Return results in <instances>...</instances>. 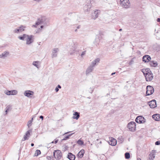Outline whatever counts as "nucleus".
<instances>
[{"instance_id": "nucleus-53", "label": "nucleus", "mask_w": 160, "mask_h": 160, "mask_svg": "<svg viewBox=\"0 0 160 160\" xmlns=\"http://www.w3.org/2000/svg\"><path fill=\"white\" fill-rule=\"evenodd\" d=\"M8 111V109H7L6 110V113H7Z\"/></svg>"}, {"instance_id": "nucleus-3", "label": "nucleus", "mask_w": 160, "mask_h": 160, "mask_svg": "<svg viewBox=\"0 0 160 160\" xmlns=\"http://www.w3.org/2000/svg\"><path fill=\"white\" fill-rule=\"evenodd\" d=\"M53 154L54 158L57 160H60L62 156L61 152L59 150H55Z\"/></svg>"}, {"instance_id": "nucleus-27", "label": "nucleus", "mask_w": 160, "mask_h": 160, "mask_svg": "<svg viewBox=\"0 0 160 160\" xmlns=\"http://www.w3.org/2000/svg\"><path fill=\"white\" fill-rule=\"evenodd\" d=\"M28 35L23 34L22 35L19 36L18 37V38L21 40H24L25 38H27Z\"/></svg>"}, {"instance_id": "nucleus-42", "label": "nucleus", "mask_w": 160, "mask_h": 160, "mask_svg": "<svg viewBox=\"0 0 160 160\" xmlns=\"http://www.w3.org/2000/svg\"><path fill=\"white\" fill-rule=\"evenodd\" d=\"M55 90L56 92H58L59 91V89L58 87H56L55 88Z\"/></svg>"}, {"instance_id": "nucleus-17", "label": "nucleus", "mask_w": 160, "mask_h": 160, "mask_svg": "<svg viewBox=\"0 0 160 160\" xmlns=\"http://www.w3.org/2000/svg\"><path fill=\"white\" fill-rule=\"evenodd\" d=\"M32 132V130H29L26 132L25 135L24 136L23 141L28 139L30 135V132Z\"/></svg>"}, {"instance_id": "nucleus-61", "label": "nucleus", "mask_w": 160, "mask_h": 160, "mask_svg": "<svg viewBox=\"0 0 160 160\" xmlns=\"http://www.w3.org/2000/svg\"><path fill=\"white\" fill-rule=\"evenodd\" d=\"M33 117L32 118V120H32V122L33 120Z\"/></svg>"}, {"instance_id": "nucleus-59", "label": "nucleus", "mask_w": 160, "mask_h": 160, "mask_svg": "<svg viewBox=\"0 0 160 160\" xmlns=\"http://www.w3.org/2000/svg\"><path fill=\"white\" fill-rule=\"evenodd\" d=\"M137 160H141V159L140 158H138Z\"/></svg>"}, {"instance_id": "nucleus-50", "label": "nucleus", "mask_w": 160, "mask_h": 160, "mask_svg": "<svg viewBox=\"0 0 160 160\" xmlns=\"http://www.w3.org/2000/svg\"><path fill=\"white\" fill-rule=\"evenodd\" d=\"M58 140H56L54 142L55 143H56L58 142Z\"/></svg>"}, {"instance_id": "nucleus-58", "label": "nucleus", "mask_w": 160, "mask_h": 160, "mask_svg": "<svg viewBox=\"0 0 160 160\" xmlns=\"http://www.w3.org/2000/svg\"><path fill=\"white\" fill-rule=\"evenodd\" d=\"M72 14V13H68V15H71V14Z\"/></svg>"}, {"instance_id": "nucleus-60", "label": "nucleus", "mask_w": 160, "mask_h": 160, "mask_svg": "<svg viewBox=\"0 0 160 160\" xmlns=\"http://www.w3.org/2000/svg\"><path fill=\"white\" fill-rule=\"evenodd\" d=\"M77 29H76L75 30V32H77Z\"/></svg>"}, {"instance_id": "nucleus-32", "label": "nucleus", "mask_w": 160, "mask_h": 160, "mask_svg": "<svg viewBox=\"0 0 160 160\" xmlns=\"http://www.w3.org/2000/svg\"><path fill=\"white\" fill-rule=\"evenodd\" d=\"M41 153V151L40 150H37L36 151L35 153V156H38Z\"/></svg>"}, {"instance_id": "nucleus-18", "label": "nucleus", "mask_w": 160, "mask_h": 160, "mask_svg": "<svg viewBox=\"0 0 160 160\" xmlns=\"http://www.w3.org/2000/svg\"><path fill=\"white\" fill-rule=\"evenodd\" d=\"M67 158L70 160H75V156L71 152L68 153Z\"/></svg>"}, {"instance_id": "nucleus-22", "label": "nucleus", "mask_w": 160, "mask_h": 160, "mask_svg": "<svg viewBox=\"0 0 160 160\" xmlns=\"http://www.w3.org/2000/svg\"><path fill=\"white\" fill-rule=\"evenodd\" d=\"M99 12V11L98 10H97L95 11L92 14V18L95 19H96L98 16V13Z\"/></svg>"}, {"instance_id": "nucleus-10", "label": "nucleus", "mask_w": 160, "mask_h": 160, "mask_svg": "<svg viewBox=\"0 0 160 160\" xmlns=\"http://www.w3.org/2000/svg\"><path fill=\"white\" fill-rule=\"evenodd\" d=\"M91 7V4L90 2L88 3L84 7L83 9L84 12H88Z\"/></svg>"}, {"instance_id": "nucleus-34", "label": "nucleus", "mask_w": 160, "mask_h": 160, "mask_svg": "<svg viewBox=\"0 0 160 160\" xmlns=\"http://www.w3.org/2000/svg\"><path fill=\"white\" fill-rule=\"evenodd\" d=\"M38 61H34L33 62L32 64L37 68H38Z\"/></svg>"}, {"instance_id": "nucleus-28", "label": "nucleus", "mask_w": 160, "mask_h": 160, "mask_svg": "<svg viewBox=\"0 0 160 160\" xmlns=\"http://www.w3.org/2000/svg\"><path fill=\"white\" fill-rule=\"evenodd\" d=\"M18 28L21 32L24 31L25 30L26 27L25 26L22 25L19 27H18Z\"/></svg>"}, {"instance_id": "nucleus-31", "label": "nucleus", "mask_w": 160, "mask_h": 160, "mask_svg": "<svg viewBox=\"0 0 160 160\" xmlns=\"http://www.w3.org/2000/svg\"><path fill=\"white\" fill-rule=\"evenodd\" d=\"M13 32L14 33H18L20 32H20V31L19 30V29L18 28V27L17 28L14 29L13 30Z\"/></svg>"}, {"instance_id": "nucleus-19", "label": "nucleus", "mask_w": 160, "mask_h": 160, "mask_svg": "<svg viewBox=\"0 0 160 160\" xmlns=\"http://www.w3.org/2000/svg\"><path fill=\"white\" fill-rule=\"evenodd\" d=\"M142 71L144 75H146V74L150 73L151 72H152L151 70L149 68L142 69Z\"/></svg>"}, {"instance_id": "nucleus-25", "label": "nucleus", "mask_w": 160, "mask_h": 160, "mask_svg": "<svg viewBox=\"0 0 160 160\" xmlns=\"http://www.w3.org/2000/svg\"><path fill=\"white\" fill-rule=\"evenodd\" d=\"M84 149H82L78 154L77 156L79 158H82L84 154Z\"/></svg>"}, {"instance_id": "nucleus-44", "label": "nucleus", "mask_w": 160, "mask_h": 160, "mask_svg": "<svg viewBox=\"0 0 160 160\" xmlns=\"http://www.w3.org/2000/svg\"><path fill=\"white\" fill-rule=\"evenodd\" d=\"M57 87H58V88L60 89L61 88V87L60 85H58Z\"/></svg>"}, {"instance_id": "nucleus-55", "label": "nucleus", "mask_w": 160, "mask_h": 160, "mask_svg": "<svg viewBox=\"0 0 160 160\" xmlns=\"http://www.w3.org/2000/svg\"><path fill=\"white\" fill-rule=\"evenodd\" d=\"M116 72H113L112 73V74H111V75H113L114 74H115Z\"/></svg>"}, {"instance_id": "nucleus-63", "label": "nucleus", "mask_w": 160, "mask_h": 160, "mask_svg": "<svg viewBox=\"0 0 160 160\" xmlns=\"http://www.w3.org/2000/svg\"><path fill=\"white\" fill-rule=\"evenodd\" d=\"M53 142H54L53 141H52V142H51V143H53Z\"/></svg>"}, {"instance_id": "nucleus-56", "label": "nucleus", "mask_w": 160, "mask_h": 160, "mask_svg": "<svg viewBox=\"0 0 160 160\" xmlns=\"http://www.w3.org/2000/svg\"><path fill=\"white\" fill-rule=\"evenodd\" d=\"M41 28H43V25H41L40 27Z\"/></svg>"}, {"instance_id": "nucleus-48", "label": "nucleus", "mask_w": 160, "mask_h": 160, "mask_svg": "<svg viewBox=\"0 0 160 160\" xmlns=\"http://www.w3.org/2000/svg\"><path fill=\"white\" fill-rule=\"evenodd\" d=\"M93 91V88H91V92H90L91 93H92Z\"/></svg>"}, {"instance_id": "nucleus-26", "label": "nucleus", "mask_w": 160, "mask_h": 160, "mask_svg": "<svg viewBox=\"0 0 160 160\" xmlns=\"http://www.w3.org/2000/svg\"><path fill=\"white\" fill-rule=\"evenodd\" d=\"M78 47V45L77 44H74V46H73L72 49H73V51L71 52H70V53L71 55L73 54L76 51V49Z\"/></svg>"}, {"instance_id": "nucleus-54", "label": "nucleus", "mask_w": 160, "mask_h": 160, "mask_svg": "<svg viewBox=\"0 0 160 160\" xmlns=\"http://www.w3.org/2000/svg\"><path fill=\"white\" fill-rule=\"evenodd\" d=\"M34 143H32L31 144V146L33 147V146H34Z\"/></svg>"}, {"instance_id": "nucleus-46", "label": "nucleus", "mask_w": 160, "mask_h": 160, "mask_svg": "<svg viewBox=\"0 0 160 160\" xmlns=\"http://www.w3.org/2000/svg\"><path fill=\"white\" fill-rule=\"evenodd\" d=\"M157 21L160 22V18H158L157 19Z\"/></svg>"}, {"instance_id": "nucleus-57", "label": "nucleus", "mask_w": 160, "mask_h": 160, "mask_svg": "<svg viewBox=\"0 0 160 160\" xmlns=\"http://www.w3.org/2000/svg\"><path fill=\"white\" fill-rule=\"evenodd\" d=\"M122 30V29H121V28L120 29H119V31H121Z\"/></svg>"}, {"instance_id": "nucleus-37", "label": "nucleus", "mask_w": 160, "mask_h": 160, "mask_svg": "<svg viewBox=\"0 0 160 160\" xmlns=\"http://www.w3.org/2000/svg\"><path fill=\"white\" fill-rule=\"evenodd\" d=\"M96 63L95 62H94V61H93L92 62V64L90 66H92V67L94 68L95 66L96 65Z\"/></svg>"}, {"instance_id": "nucleus-15", "label": "nucleus", "mask_w": 160, "mask_h": 160, "mask_svg": "<svg viewBox=\"0 0 160 160\" xmlns=\"http://www.w3.org/2000/svg\"><path fill=\"white\" fill-rule=\"evenodd\" d=\"M9 55V52L8 51H5L3 52L0 55V58L5 59Z\"/></svg>"}, {"instance_id": "nucleus-13", "label": "nucleus", "mask_w": 160, "mask_h": 160, "mask_svg": "<svg viewBox=\"0 0 160 160\" xmlns=\"http://www.w3.org/2000/svg\"><path fill=\"white\" fill-rule=\"evenodd\" d=\"M5 93L7 95H15L17 93V92L15 90L11 91L7 90L5 91Z\"/></svg>"}, {"instance_id": "nucleus-62", "label": "nucleus", "mask_w": 160, "mask_h": 160, "mask_svg": "<svg viewBox=\"0 0 160 160\" xmlns=\"http://www.w3.org/2000/svg\"><path fill=\"white\" fill-rule=\"evenodd\" d=\"M67 148V146H66V147H65V149H66V148Z\"/></svg>"}, {"instance_id": "nucleus-21", "label": "nucleus", "mask_w": 160, "mask_h": 160, "mask_svg": "<svg viewBox=\"0 0 160 160\" xmlns=\"http://www.w3.org/2000/svg\"><path fill=\"white\" fill-rule=\"evenodd\" d=\"M150 65L152 67H156L158 65L157 62L154 61H150L149 62Z\"/></svg>"}, {"instance_id": "nucleus-5", "label": "nucleus", "mask_w": 160, "mask_h": 160, "mask_svg": "<svg viewBox=\"0 0 160 160\" xmlns=\"http://www.w3.org/2000/svg\"><path fill=\"white\" fill-rule=\"evenodd\" d=\"M146 90V94L147 96L151 95L154 92V88L150 85H148L147 86Z\"/></svg>"}, {"instance_id": "nucleus-2", "label": "nucleus", "mask_w": 160, "mask_h": 160, "mask_svg": "<svg viewBox=\"0 0 160 160\" xmlns=\"http://www.w3.org/2000/svg\"><path fill=\"white\" fill-rule=\"evenodd\" d=\"M120 4L122 7L125 8H128L130 6L129 0H120Z\"/></svg>"}, {"instance_id": "nucleus-6", "label": "nucleus", "mask_w": 160, "mask_h": 160, "mask_svg": "<svg viewBox=\"0 0 160 160\" xmlns=\"http://www.w3.org/2000/svg\"><path fill=\"white\" fill-rule=\"evenodd\" d=\"M146 119L142 116H139L135 119V121L138 123H143L146 122Z\"/></svg>"}, {"instance_id": "nucleus-39", "label": "nucleus", "mask_w": 160, "mask_h": 160, "mask_svg": "<svg viewBox=\"0 0 160 160\" xmlns=\"http://www.w3.org/2000/svg\"><path fill=\"white\" fill-rule=\"evenodd\" d=\"M95 62L96 63L97 62H99L100 61V59L99 58H97L94 61H93Z\"/></svg>"}, {"instance_id": "nucleus-24", "label": "nucleus", "mask_w": 160, "mask_h": 160, "mask_svg": "<svg viewBox=\"0 0 160 160\" xmlns=\"http://www.w3.org/2000/svg\"><path fill=\"white\" fill-rule=\"evenodd\" d=\"M80 117V113L77 112H74L73 114V116L72 118L73 119H75L76 120H78Z\"/></svg>"}, {"instance_id": "nucleus-7", "label": "nucleus", "mask_w": 160, "mask_h": 160, "mask_svg": "<svg viewBox=\"0 0 160 160\" xmlns=\"http://www.w3.org/2000/svg\"><path fill=\"white\" fill-rule=\"evenodd\" d=\"M26 43L27 45H30L34 41V36L32 35H28Z\"/></svg>"}, {"instance_id": "nucleus-43", "label": "nucleus", "mask_w": 160, "mask_h": 160, "mask_svg": "<svg viewBox=\"0 0 160 160\" xmlns=\"http://www.w3.org/2000/svg\"><path fill=\"white\" fill-rule=\"evenodd\" d=\"M10 107L9 106H8L7 107H6V109H8V111H9L10 109Z\"/></svg>"}, {"instance_id": "nucleus-14", "label": "nucleus", "mask_w": 160, "mask_h": 160, "mask_svg": "<svg viewBox=\"0 0 160 160\" xmlns=\"http://www.w3.org/2000/svg\"><path fill=\"white\" fill-rule=\"evenodd\" d=\"M151 59L150 56L148 55H145L143 57L142 61L145 62H148Z\"/></svg>"}, {"instance_id": "nucleus-35", "label": "nucleus", "mask_w": 160, "mask_h": 160, "mask_svg": "<svg viewBox=\"0 0 160 160\" xmlns=\"http://www.w3.org/2000/svg\"><path fill=\"white\" fill-rule=\"evenodd\" d=\"M149 157L154 159L155 157V155L153 153H151L149 154Z\"/></svg>"}, {"instance_id": "nucleus-47", "label": "nucleus", "mask_w": 160, "mask_h": 160, "mask_svg": "<svg viewBox=\"0 0 160 160\" xmlns=\"http://www.w3.org/2000/svg\"><path fill=\"white\" fill-rule=\"evenodd\" d=\"M34 1H36V2H39L40 1H41L42 0H33Z\"/></svg>"}, {"instance_id": "nucleus-20", "label": "nucleus", "mask_w": 160, "mask_h": 160, "mask_svg": "<svg viewBox=\"0 0 160 160\" xmlns=\"http://www.w3.org/2000/svg\"><path fill=\"white\" fill-rule=\"evenodd\" d=\"M152 118L155 121H159L160 120V115L158 114H154L152 116Z\"/></svg>"}, {"instance_id": "nucleus-41", "label": "nucleus", "mask_w": 160, "mask_h": 160, "mask_svg": "<svg viewBox=\"0 0 160 160\" xmlns=\"http://www.w3.org/2000/svg\"><path fill=\"white\" fill-rule=\"evenodd\" d=\"M155 144L156 145H160V142L159 141H156L155 142Z\"/></svg>"}, {"instance_id": "nucleus-36", "label": "nucleus", "mask_w": 160, "mask_h": 160, "mask_svg": "<svg viewBox=\"0 0 160 160\" xmlns=\"http://www.w3.org/2000/svg\"><path fill=\"white\" fill-rule=\"evenodd\" d=\"M32 120H29L28 122V127L29 128L30 126H31V123H32Z\"/></svg>"}, {"instance_id": "nucleus-12", "label": "nucleus", "mask_w": 160, "mask_h": 160, "mask_svg": "<svg viewBox=\"0 0 160 160\" xmlns=\"http://www.w3.org/2000/svg\"><path fill=\"white\" fill-rule=\"evenodd\" d=\"M59 49L58 48H54L52 49V58L56 57H57L58 52L59 51Z\"/></svg>"}, {"instance_id": "nucleus-64", "label": "nucleus", "mask_w": 160, "mask_h": 160, "mask_svg": "<svg viewBox=\"0 0 160 160\" xmlns=\"http://www.w3.org/2000/svg\"><path fill=\"white\" fill-rule=\"evenodd\" d=\"M88 98H90V97H88Z\"/></svg>"}, {"instance_id": "nucleus-9", "label": "nucleus", "mask_w": 160, "mask_h": 160, "mask_svg": "<svg viewBox=\"0 0 160 160\" xmlns=\"http://www.w3.org/2000/svg\"><path fill=\"white\" fill-rule=\"evenodd\" d=\"M24 95L27 97L31 98L34 94L33 92L30 90L26 91L24 92Z\"/></svg>"}, {"instance_id": "nucleus-1", "label": "nucleus", "mask_w": 160, "mask_h": 160, "mask_svg": "<svg viewBox=\"0 0 160 160\" xmlns=\"http://www.w3.org/2000/svg\"><path fill=\"white\" fill-rule=\"evenodd\" d=\"M46 18L45 17H42L38 18V19L37 21L36 22V25H33L32 27L36 28V26L39 24H42L44 25L46 24Z\"/></svg>"}, {"instance_id": "nucleus-45", "label": "nucleus", "mask_w": 160, "mask_h": 160, "mask_svg": "<svg viewBox=\"0 0 160 160\" xmlns=\"http://www.w3.org/2000/svg\"><path fill=\"white\" fill-rule=\"evenodd\" d=\"M40 118L41 119H42V120L43 119V117L42 116H40Z\"/></svg>"}, {"instance_id": "nucleus-4", "label": "nucleus", "mask_w": 160, "mask_h": 160, "mask_svg": "<svg viewBox=\"0 0 160 160\" xmlns=\"http://www.w3.org/2000/svg\"><path fill=\"white\" fill-rule=\"evenodd\" d=\"M136 123L133 121L131 122L128 124V128L131 131H134L136 128Z\"/></svg>"}, {"instance_id": "nucleus-29", "label": "nucleus", "mask_w": 160, "mask_h": 160, "mask_svg": "<svg viewBox=\"0 0 160 160\" xmlns=\"http://www.w3.org/2000/svg\"><path fill=\"white\" fill-rule=\"evenodd\" d=\"M73 134V133H72L68 135L65 136L64 138L63 139H62V141L66 140L69 139V137L71 135H72Z\"/></svg>"}, {"instance_id": "nucleus-23", "label": "nucleus", "mask_w": 160, "mask_h": 160, "mask_svg": "<svg viewBox=\"0 0 160 160\" xmlns=\"http://www.w3.org/2000/svg\"><path fill=\"white\" fill-rule=\"evenodd\" d=\"M94 69V68L92 66H90L88 67L86 72V75L89 74L90 72H91Z\"/></svg>"}, {"instance_id": "nucleus-8", "label": "nucleus", "mask_w": 160, "mask_h": 160, "mask_svg": "<svg viewBox=\"0 0 160 160\" xmlns=\"http://www.w3.org/2000/svg\"><path fill=\"white\" fill-rule=\"evenodd\" d=\"M145 77L146 81H151L152 80L153 77V75L152 72L150 73L146 74L144 75Z\"/></svg>"}, {"instance_id": "nucleus-11", "label": "nucleus", "mask_w": 160, "mask_h": 160, "mask_svg": "<svg viewBox=\"0 0 160 160\" xmlns=\"http://www.w3.org/2000/svg\"><path fill=\"white\" fill-rule=\"evenodd\" d=\"M148 104L151 108H153L156 107V102L155 100L148 102Z\"/></svg>"}, {"instance_id": "nucleus-52", "label": "nucleus", "mask_w": 160, "mask_h": 160, "mask_svg": "<svg viewBox=\"0 0 160 160\" xmlns=\"http://www.w3.org/2000/svg\"><path fill=\"white\" fill-rule=\"evenodd\" d=\"M80 26H78L77 27V29H79L80 28Z\"/></svg>"}, {"instance_id": "nucleus-49", "label": "nucleus", "mask_w": 160, "mask_h": 160, "mask_svg": "<svg viewBox=\"0 0 160 160\" xmlns=\"http://www.w3.org/2000/svg\"><path fill=\"white\" fill-rule=\"evenodd\" d=\"M154 159L152 158H150L149 157V158H148V160H153Z\"/></svg>"}, {"instance_id": "nucleus-16", "label": "nucleus", "mask_w": 160, "mask_h": 160, "mask_svg": "<svg viewBox=\"0 0 160 160\" xmlns=\"http://www.w3.org/2000/svg\"><path fill=\"white\" fill-rule=\"evenodd\" d=\"M108 143L111 146H114L117 144V141L115 139L112 138L110 140V141H109Z\"/></svg>"}, {"instance_id": "nucleus-33", "label": "nucleus", "mask_w": 160, "mask_h": 160, "mask_svg": "<svg viewBox=\"0 0 160 160\" xmlns=\"http://www.w3.org/2000/svg\"><path fill=\"white\" fill-rule=\"evenodd\" d=\"M77 143L79 145H82L83 144L84 142L82 141L79 139L77 141Z\"/></svg>"}, {"instance_id": "nucleus-40", "label": "nucleus", "mask_w": 160, "mask_h": 160, "mask_svg": "<svg viewBox=\"0 0 160 160\" xmlns=\"http://www.w3.org/2000/svg\"><path fill=\"white\" fill-rule=\"evenodd\" d=\"M86 51H84L82 52L81 56L82 57L83 55H84L86 54Z\"/></svg>"}, {"instance_id": "nucleus-38", "label": "nucleus", "mask_w": 160, "mask_h": 160, "mask_svg": "<svg viewBox=\"0 0 160 160\" xmlns=\"http://www.w3.org/2000/svg\"><path fill=\"white\" fill-rule=\"evenodd\" d=\"M118 139H119L122 143L123 141V139L122 137H120L118 138Z\"/></svg>"}, {"instance_id": "nucleus-51", "label": "nucleus", "mask_w": 160, "mask_h": 160, "mask_svg": "<svg viewBox=\"0 0 160 160\" xmlns=\"http://www.w3.org/2000/svg\"><path fill=\"white\" fill-rule=\"evenodd\" d=\"M70 132H66L64 134H63V135H65V134H67Z\"/></svg>"}, {"instance_id": "nucleus-30", "label": "nucleus", "mask_w": 160, "mask_h": 160, "mask_svg": "<svg viewBox=\"0 0 160 160\" xmlns=\"http://www.w3.org/2000/svg\"><path fill=\"white\" fill-rule=\"evenodd\" d=\"M125 158L126 159H129L130 158V155L129 152H127L125 154Z\"/></svg>"}]
</instances>
